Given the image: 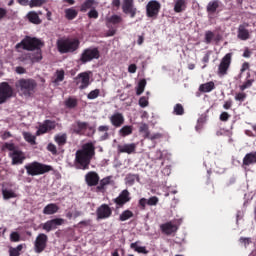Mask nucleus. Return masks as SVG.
Returning a JSON list of instances; mask_svg holds the SVG:
<instances>
[{
    "label": "nucleus",
    "mask_w": 256,
    "mask_h": 256,
    "mask_svg": "<svg viewBox=\"0 0 256 256\" xmlns=\"http://www.w3.org/2000/svg\"><path fill=\"white\" fill-rule=\"evenodd\" d=\"M45 47V42L37 37L25 36L21 42L17 43L15 46L16 51H31L23 54L20 57V61H30V63H39L43 59V49Z\"/></svg>",
    "instance_id": "f257e3e1"
},
{
    "label": "nucleus",
    "mask_w": 256,
    "mask_h": 256,
    "mask_svg": "<svg viewBox=\"0 0 256 256\" xmlns=\"http://www.w3.org/2000/svg\"><path fill=\"white\" fill-rule=\"evenodd\" d=\"M93 157H95V144L93 142L83 144L81 149L75 153L74 165L76 169L89 170Z\"/></svg>",
    "instance_id": "f03ea898"
},
{
    "label": "nucleus",
    "mask_w": 256,
    "mask_h": 256,
    "mask_svg": "<svg viewBox=\"0 0 256 256\" xmlns=\"http://www.w3.org/2000/svg\"><path fill=\"white\" fill-rule=\"evenodd\" d=\"M81 41L79 38H61L57 41V49L59 53H75L79 50Z\"/></svg>",
    "instance_id": "7ed1b4c3"
},
{
    "label": "nucleus",
    "mask_w": 256,
    "mask_h": 256,
    "mask_svg": "<svg viewBox=\"0 0 256 256\" xmlns=\"http://www.w3.org/2000/svg\"><path fill=\"white\" fill-rule=\"evenodd\" d=\"M3 148L10 151L8 153V157L11 158V165H23V163H25L27 156L23 150L19 149L18 146H15L13 143L6 142L3 145Z\"/></svg>",
    "instance_id": "20e7f679"
},
{
    "label": "nucleus",
    "mask_w": 256,
    "mask_h": 256,
    "mask_svg": "<svg viewBox=\"0 0 256 256\" xmlns=\"http://www.w3.org/2000/svg\"><path fill=\"white\" fill-rule=\"evenodd\" d=\"M24 169L26 170L27 175L37 177V175H45V173H50V171H53V166L33 161L26 164Z\"/></svg>",
    "instance_id": "39448f33"
},
{
    "label": "nucleus",
    "mask_w": 256,
    "mask_h": 256,
    "mask_svg": "<svg viewBox=\"0 0 256 256\" xmlns=\"http://www.w3.org/2000/svg\"><path fill=\"white\" fill-rule=\"evenodd\" d=\"M15 87L21 91L25 97H31V95L35 93V89H37V82L33 79L21 78L15 83Z\"/></svg>",
    "instance_id": "423d86ee"
},
{
    "label": "nucleus",
    "mask_w": 256,
    "mask_h": 256,
    "mask_svg": "<svg viewBox=\"0 0 256 256\" xmlns=\"http://www.w3.org/2000/svg\"><path fill=\"white\" fill-rule=\"evenodd\" d=\"M13 87L9 85V82L0 83V105L7 103L11 97H13Z\"/></svg>",
    "instance_id": "0eeeda50"
},
{
    "label": "nucleus",
    "mask_w": 256,
    "mask_h": 256,
    "mask_svg": "<svg viewBox=\"0 0 256 256\" xmlns=\"http://www.w3.org/2000/svg\"><path fill=\"white\" fill-rule=\"evenodd\" d=\"M161 11V3L157 0H151L146 5V15L150 19H157Z\"/></svg>",
    "instance_id": "6e6552de"
},
{
    "label": "nucleus",
    "mask_w": 256,
    "mask_h": 256,
    "mask_svg": "<svg viewBox=\"0 0 256 256\" xmlns=\"http://www.w3.org/2000/svg\"><path fill=\"white\" fill-rule=\"evenodd\" d=\"M100 57L101 53L99 52V48H87L82 52L80 61H82V63H89V61L99 59Z\"/></svg>",
    "instance_id": "1a4fd4ad"
},
{
    "label": "nucleus",
    "mask_w": 256,
    "mask_h": 256,
    "mask_svg": "<svg viewBox=\"0 0 256 256\" xmlns=\"http://www.w3.org/2000/svg\"><path fill=\"white\" fill-rule=\"evenodd\" d=\"M49 241V237L45 233H40L35 239L34 242V251L35 253H43L45 249H47V242Z\"/></svg>",
    "instance_id": "9d476101"
},
{
    "label": "nucleus",
    "mask_w": 256,
    "mask_h": 256,
    "mask_svg": "<svg viewBox=\"0 0 256 256\" xmlns=\"http://www.w3.org/2000/svg\"><path fill=\"white\" fill-rule=\"evenodd\" d=\"M61 225H65V219L63 218H54L46 221L44 224H41V227L46 233H50V231H55L57 227H61Z\"/></svg>",
    "instance_id": "9b49d317"
},
{
    "label": "nucleus",
    "mask_w": 256,
    "mask_h": 256,
    "mask_svg": "<svg viewBox=\"0 0 256 256\" xmlns=\"http://www.w3.org/2000/svg\"><path fill=\"white\" fill-rule=\"evenodd\" d=\"M113 215V210L107 204H102L96 209V219L103 221V219H109Z\"/></svg>",
    "instance_id": "f8f14e48"
},
{
    "label": "nucleus",
    "mask_w": 256,
    "mask_h": 256,
    "mask_svg": "<svg viewBox=\"0 0 256 256\" xmlns=\"http://www.w3.org/2000/svg\"><path fill=\"white\" fill-rule=\"evenodd\" d=\"M109 121L113 127L119 129V127L125 125V116L121 112H115L109 117Z\"/></svg>",
    "instance_id": "ddd939ff"
},
{
    "label": "nucleus",
    "mask_w": 256,
    "mask_h": 256,
    "mask_svg": "<svg viewBox=\"0 0 256 256\" xmlns=\"http://www.w3.org/2000/svg\"><path fill=\"white\" fill-rule=\"evenodd\" d=\"M100 177L95 171H90L85 175V183L88 187H97L99 185Z\"/></svg>",
    "instance_id": "4468645a"
},
{
    "label": "nucleus",
    "mask_w": 256,
    "mask_h": 256,
    "mask_svg": "<svg viewBox=\"0 0 256 256\" xmlns=\"http://www.w3.org/2000/svg\"><path fill=\"white\" fill-rule=\"evenodd\" d=\"M122 10L125 15H130L131 19L137 15V8L133 5V0H124Z\"/></svg>",
    "instance_id": "2eb2a0df"
},
{
    "label": "nucleus",
    "mask_w": 256,
    "mask_h": 256,
    "mask_svg": "<svg viewBox=\"0 0 256 256\" xmlns=\"http://www.w3.org/2000/svg\"><path fill=\"white\" fill-rule=\"evenodd\" d=\"M178 230L179 226L173 224V222L171 221L160 225V231H162V233L167 236L173 235V233H175Z\"/></svg>",
    "instance_id": "dca6fc26"
},
{
    "label": "nucleus",
    "mask_w": 256,
    "mask_h": 256,
    "mask_svg": "<svg viewBox=\"0 0 256 256\" xmlns=\"http://www.w3.org/2000/svg\"><path fill=\"white\" fill-rule=\"evenodd\" d=\"M89 79V73H80L76 77V85H79V89H87L89 87Z\"/></svg>",
    "instance_id": "f3484780"
},
{
    "label": "nucleus",
    "mask_w": 256,
    "mask_h": 256,
    "mask_svg": "<svg viewBox=\"0 0 256 256\" xmlns=\"http://www.w3.org/2000/svg\"><path fill=\"white\" fill-rule=\"evenodd\" d=\"M129 201H131V197L129 196V190H123L119 196L114 199V203L118 206V207H123V205H125L126 203H129Z\"/></svg>",
    "instance_id": "a211bd4d"
},
{
    "label": "nucleus",
    "mask_w": 256,
    "mask_h": 256,
    "mask_svg": "<svg viewBox=\"0 0 256 256\" xmlns=\"http://www.w3.org/2000/svg\"><path fill=\"white\" fill-rule=\"evenodd\" d=\"M247 27H249V23H243L239 25L237 37L240 39V41H247V39L251 37V34H249V30H247Z\"/></svg>",
    "instance_id": "6ab92c4d"
},
{
    "label": "nucleus",
    "mask_w": 256,
    "mask_h": 256,
    "mask_svg": "<svg viewBox=\"0 0 256 256\" xmlns=\"http://www.w3.org/2000/svg\"><path fill=\"white\" fill-rule=\"evenodd\" d=\"M54 141L58 145V150L63 153L65 151L63 150V147L67 145V133L56 134L54 136Z\"/></svg>",
    "instance_id": "aec40b11"
},
{
    "label": "nucleus",
    "mask_w": 256,
    "mask_h": 256,
    "mask_svg": "<svg viewBox=\"0 0 256 256\" xmlns=\"http://www.w3.org/2000/svg\"><path fill=\"white\" fill-rule=\"evenodd\" d=\"M99 5V2L96 0H85L81 5H80V12L81 13H87L90 9H95Z\"/></svg>",
    "instance_id": "412c9836"
},
{
    "label": "nucleus",
    "mask_w": 256,
    "mask_h": 256,
    "mask_svg": "<svg viewBox=\"0 0 256 256\" xmlns=\"http://www.w3.org/2000/svg\"><path fill=\"white\" fill-rule=\"evenodd\" d=\"M255 164H256V151L247 153L242 160L243 167H249Z\"/></svg>",
    "instance_id": "4be33fe9"
},
{
    "label": "nucleus",
    "mask_w": 256,
    "mask_h": 256,
    "mask_svg": "<svg viewBox=\"0 0 256 256\" xmlns=\"http://www.w3.org/2000/svg\"><path fill=\"white\" fill-rule=\"evenodd\" d=\"M117 149H118V153H127L128 155H131V153H135V150L137 149V145L135 143L123 144V145H118Z\"/></svg>",
    "instance_id": "5701e85b"
},
{
    "label": "nucleus",
    "mask_w": 256,
    "mask_h": 256,
    "mask_svg": "<svg viewBox=\"0 0 256 256\" xmlns=\"http://www.w3.org/2000/svg\"><path fill=\"white\" fill-rule=\"evenodd\" d=\"M87 127H89L87 122L78 121L76 124L72 125V131L76 135H83V132L86 131Z\"/></svg>",
    "instance_id": "b1692460"
},
{
    "label": "nucleus",
    "mask_w": 256,
    "mask_h": 256,
    "mask_svg": "<svg viewBox=\"0 0 256 256\" xmlns=\"http://www.w3.org/2000/svg\"><path fill=\"white\" fill-rule=\"evenodd\" d=\"M59 213V206L56 203L47 204L43 209L44 215H55Z\"/></svg>",
    "instance_id": "393cba45"
},
{
    "label": "nucleus",
    "mask_w": 256,
    "mask_h": 256,
    "mask_svg": "<svg viewBox=\"0 0 256 256\" xmlns=\"http://www.w3.org/2000/svg\"><path fill=\"white\" fill-rule=\"evenodd\" d=\"M26 18L30 23H33V25H41V18H39V14L35 11L28 12Z\"/></svg>",
    "instance_id": "a878e982"
},
{
    "label": "nucleus",
    "mask_w": 256,
    "mask_h": 256,
    "mask_svg": "<svg viewBox=\"0 0 256 256\" xmlns=\"http://www.w3.org/2000/svg\"><path fill=\"white\" fill-rule=\"evenodd\" d=\"M187 9V1L186 0H176L174 4V12L175 13H183Z\"/></svg>",
    "instance_id": "bb28decb"
},
{
    "label": "nucleus",
    "mask_w": 256,
    "mask_h": 256,
    "mask_svg": "<svg viewBox=\"0 0 256 256\" xmlns=\"http://www.w3.org/2000/svg\"><path fill=\"white\" fill-rule=\"evenodd\" d=\"M219 5H221V1L219 0L210 1L206 7L207 13L213 15V13H216L217 9H219Z\"/></svg>",
    "instance_id": "cd10ccee"
},
{
    "label": "nucleus",
    "mask_w": 256,
    "mask_h": 256,
    "mask_svg": "<svg viewBox=\"0 0 256 256\" xmlns=\"http://www.w3.org/2000/svg\"><path fill=\"white\" fill-rule=\"evenodd\" d=\"M123 21V18L117 14H114L110 17L106 18V25L109 27L110 25H119Z\"/></svg>",
    "instance_id": "c85d7f7f"
},
{
    "label": "nucleus",
    "mask_w": 256,
    "mask_h": 256,
    "mask_svg": "<svg viewBox=\"0 0 256 256\" xmlns=\"http://www.w3.org/2000/svg\"><path fill=\"white\" fill-rule=\"evenodd\" d=\"M111 183V176L105 177L102 180L98 182V186L96 187V192L101 193L102 191H105V187Z\"/></svg>",
    "instance_id": "c756f323"
},
{
    "label": "nucleus",
    "mask_w": 256,
    "mask_h": 256,
    "mask_svg": "<svg viewBox=\"0 0 256 256\" xmlns=\"http://www.w3.org/2000/svg\"><path fill=\"white\" fill-rule=\"evenodd\" d=\"M65 18L68 21H73L79 15V12L75 8H68L64 10Z\"/></svg>",
    "instance_id": "7c9ffc66"
},
{
    "label": "nucleus",
    "mask_w": 256,
    "mask_h": 256,
    "mask_svg": "<svg viewBox=\"0 0 256 256\" xmlns=\"http://www.w3.org/2000/svg\"><path fill=\"white\" fill-rule=\"evenodd\" d=\"M213 89H215V82L213 81L204 83L199 87V91H201V93H211Z\"/></svg>",
    "instance_id": "2f4dec72"
},
{
    "label": "nucleus",
    "mask_w": 256,
    "mask_h": 256,
    "mask_svg": "<svg viewBox=\"0 0 256 256\" xmlns=\"http://www.w3.org/2000/svg\"><path fill=\"white\" fill-rule=\"evenodd\" d=\"M130 248H132L136 253H142L143 255H147L149 250L145 246H139V242H134L130 244Z\"/></svg>",
    "instance_id": "473e14b6"
},
{
    "label": "nucleus",
    "mask_w": 256,
    "mask_h": 256,
    "mask_svg": "<svg viewBox=\"0 0 256 256\" xmlns=\"http://www.w3.org/2000/svg\"><path fill=\"white\" fill-rule=\"evenodd\" d=\"M64 105L67 109H75L79 105V102L77 98L69 97L65 100Z\"/></svg>",
    "instance_id": "72a5a7b5"
},
{
    "label": "nucleus",
    "mask_w": 256,
    "mask_h": 256,
    "mask_svg": "<svg viewBox=\"0 0 256 256\" xmlns=\"http://www.w3.org/2000/svg\"><path fill=\"white\" fill-rule=\"evenodd\" d=\"M23 138L27 143H30V145H37V137H35L31 132H23Z\"/></svg>",
    "instance_id": "f704fd0d"
},
{
    "label": "nucleus",
    "mask_w": 256,
    "mask_h": 256,
    "mask_svg": "<svg viewBox=\"0 0 256 256\" xmlns=\"http://www.w3.org/2000/svg\"><path fill=\"white\" fill-rule=\"evenodd\" d=\"M133 134V126H123L120 130H119V135L121 137H128V135H132Z\"/></svg>",
    "instance_id": "c9c22d12"
},
{
    "label": "nucleus",
    "mask_w": 256,
    "mask_h": 256,
    "mask_svg": "<svg viewBox=\"0 0 256 256\" xmlns=\"http://www.w3.org/2000/svg\"><path fill=\"white\" fill-rule=\"evenodd\" d=\"M251 75L248 74L246 81L240 85V91H245V89H250V87H253V83H255V79L251 78Z\"/></svg>",
    "instance_id": "e433bc0d"
},
{
    "label": "nucleus",
    "mask_w": 256,
    "mask_h": 256,
    "mask_svg": "<svg viewBox=\"0 0 256 256\" xmlns=\"http://www.w3.org/2000/svg\"><path fill=\"white\" fill-rule=\"evenodd\" d=\"M133 216V211L124 210L119 216V221H129V219L133 218Z\"/></svg>",
    "instance_id": "4c0bfd02"
},
{
    "label": "nucleus",
    "mask_w": 256,
    "mask_h": 256,
    "mask_svg": "<svg viewBox=\"0 0 256 256\" xmlns=\"http://www.w3.org/2000/svg\"><path fill=\"white\" fill-rule=\"evenodd\" d=\"M22 251H23V244H20L15 248L10 247L9 256H20Z\"/></svg>",
    "instance_id": "58836bf2"
},
{
    "label": "nucleus",
    "mask_w": 256,
    "mask_h": 256,
    "mask_svg": "<svg viewBox=\"0 0 256 256\" xmlns=\"http://www.w3.org/2000/svg\"><path fill=\"white\" fill-rule=\"evenodd\" d=\"M2 195H3V199L5 200L15 199V197H17V194L13 192V190H9V189H2Z\"/></svg>",
    "instance_id": "ea45409f"
},
{
    "label": "nucleus",
    "mask_w": 256,
    "mask_h": 256,
    "mask_svg": "<svg viewBox=\"0 0 256 256\" xmlns=\"http://www.w3.org/2000/svg\"><path fill=\"white\" fill-rule=\"evenodd\" d=\"M215 39V33L213 31L208 30L205 32L204 41L206 45H211V42H213Z\"/></svg>",
    "instance_id": "a19ab883"
},
{
    "label": "nucleus",
    "mask_w": 256,
    "mask_h": 256,
    "mask_svg": "<svg viewBox=\"0 0 256 256\" xmlns=\"http://www.w3.org/2000/svg\"><path fill=\"white\" fill-rule=\"evenodd\" d=\"M147 86V80L141 79L138 82V86L136 88V95H141L143 91H145V87Z\"/></svg>",
    "instance_id": "79ce46f5"
},
{
    "label": "nucleus",
    "mask_w": 256,
    "mask_h": 256,
    "mask_svg": "<svg viewBox=\"0 0 256 256\" xmlns=\"http://www.w3.org/2000/svg\"><path fill=\"white\" fill-rule=\"evenodd\" d=\"M98 131L100 133H104V135L101 136V141H106V139H109V133L107 131H109V126H99L98 127Z\"/></svg>",
    "instance_id": "37998d69"
},
{
    "label": "nucleus",
    "mask_w": 256,
    "mask_h": 256,
    "mask_svg": "<svg viewBox=\"0 0 256 256\" xmlns=\"http://www.w3.org/2000/svg\"><path fill=\"white\" fill-rule=\"evenodd\" d=\"M65 79V71L63 70H57L56 71V78L54 79L53 83H61Z\"/></svg>",
    "instance_id": "c03bdc74"
},
{
    "label": "nucleus",
    "mask_w": 256,
    "mask_h": 256,
    "mask_svg": "<svg viewBox=\"0 0 256 256\" xmlns=\"http://www.w3.org/2000/svg\"><path fill=\"white\" fill-rule=\"evenodd\" d=\"M136 179H137V181H139V176H138V174H128V175L126 176V183H127L128 185H134Z\"/></svg>",
    "instance_id": "a18cd8bd"
},
{
    "label": "nucleus",
    "mask_w": 256,
    "mask_h": 256,
    "mask_svg": "<svg viewBox=\"0 0 256 256\" xmlns=\"http://www.w3.org/2000/svg\"><path fill=\"white\" fill-rule=\"evenodd\" d=\"M229 71V65H219L218 66V75L219 77H225Z\"/></svg>",
    "instance_id": "49530a36"
},
{
    "label": "nucleus",
    "mask_w": 256,
    "mask_h": 256,
    "mask_svg": "<svg viewBox=\"0 0 256 256\" xmlns=\"http://www.w3.org/2000/svg\"><path fill=\"white\" fill-rule=\"evenodd\" d=\"M174 115H185V108H183L182 104H176L174 106V110H173Z\"/></svg>",
    "instance_id": "de8ad7c7"
},
{
    "label": "nucleus",
    "mask_w": 256,
    "mask_h": 256,
    "mask_svg": "<svg viewBox=\"0 0 256 256\" xmlns=\"http://www.w3.org/2000/svg\"><path fill=\"white\" fill-rule=\"evenodd\" d=\"M46 1L45 0H30L28 2L29 7H41L42 5H45Z\"/></svg>",
    "instance_id": "09e8293b"
},
{
    "label": "nucleus",
    "mask_w": 256,
    "mask_h": 256,
    "mask_svg": "<svg viewBox=\"0 0 256 256\" xmlns=\"http://www.w3.org/2000/svg\"><path fill=\"white\" fill-rule=\"evenodd\" d=\"M49 131V129L47 128V125L45 124V122L39 126L38 130L36 131V135H45V133H47Z\"/></svg>",
    "instance_id": "8fccbe9b"
},
{
    "label": "nucleus",
    "mask_w": 256,
    "mask_h": 256,
    "mask_svg": "<svg viewBox=\"0 0 256 256\" xmlns=\"http://www.w3.org/2000/svg\"><path fill=\"white\" fill-rule=\"evenodd\" d=\"M10 241L12 243H19V241H21V235L19 234V232H12L10 234Z\"/></svg>",
    "instance_id": "3c124183"
},
{
    "label": "nucleus",
    "mask_w": 256,
    "mask_h": 256,
    "mask_svg": "<svg viewBox=\"0 0 256 256\" xmlns=\"http://www.w3.org/2000/svg\"><path fill=\"white\" fill-rule=\"evenodd\" d=\"M88 18L89 19H99V12L97 11V9L92 8L88 13Z\"/></svg>",
    "instance_id": "603ef678"
},
{
    "label": "nucleus",
    "mask_w": 256,
    "mask_h": 256,
    "mask_svg": "<svg viewBox=\"0 0 256 256\" xmlns=\"http://www.w3.org/2000/svg\"><path fill=\"white\" fill-rule=\"evenodd\" d=\"M231 57H232L231 53L226 54L222 58V61L220 62V65H231Z\"/></svg>",
    "instance_id": "864d4df0"
},
{
    "label": "nucleus",
    "mask_w": 256,
    "mask_h": 256,
    "mask_svg": "<svg viewBox=\"0 0 256 256\" xmlns=\"http://www.w3.org/2000/svg\"><path fill=\"white\" fill-rule=\"evenodd\" d=\"M44 125H46L48 131H53V129L57 127V124L55 123V121H51V120H45Z\"/></svg>",
    "instance_id": "5fc2aeb1"
},
{
    "label": "nucleus",
    "mask_w": 256,
    "mask_h": 256,
    "mask_svg": "<svg viewBox=\"0 0 256 256\" xmlns=\"http://www.w3.org/2000/svg\"><path fill=\"white\" fill-rule=\"evenodd\" d=\"M159 203V198L157 196H152L147 200V205L153 207Z\"/></svg>",
    "instance_id": "6e6d98bb"
},
{
    "label": "nucleus",
    "mask_w": 256,
    "mask_h": 256,
    "mask_svg": "<svg viewBox=\"0 0 256 256\" xmlns=\"http://www.w3.org/2000/svg\"><path fill=\"white\" fill-rule=\"evenodd\" d=\"M139 132L144 133L146 137H149V125H147L146 123L141 124V126L139 127Z\"/></svg>",
    "instance_id": "4d7b16f0"
},
{
    "label": "nucleus",
    "mask_w": 256,
    "mask_h": 256,
    "mask_svg": "<svg viewBox=\"0 0 256 256\" xmlns=\"http://www.w3.org/2000/svg\"><path fill=\"white\" fill-rule=\"evenodd\" d=\"M247 99V94L245 92H239L235 95V101H240V103H243Z\"/></svg>",
    "instance_id": "13d9d810"
},
{
    "label": "nucleus",
    "mask_w": 256,
    "mask_h": 256,
    "mask_svg": "<svg viewBox=\"0 0 256 256\" xmlns=\"http://www.w3.org/2000/svg\"><path fill=\"white\" fill-rule=\"evenodd\" d=\"M99 93H101V91L99 89L92 90L87 95V99H97V97H99Z\"/></svg>",
    "instance_id": "bf43d9fd"
},
{
    "label": "nucleus",
    "mask_w": 256,
    "mask_h": 256,
    "mask_svg": "<svg viewBox=\"0 0 256 256\" xmlns=\"http://www.w3.org/2000/svg\"><path fill=\"white\" fill-rule=\"evenodd\" d=\"M47 150L52 153V155H58L59 153L57 152V146L53 143H49L47 146Z\"/></svg>",
    "instance_id": "052dcab7"
},
{
    "label": "nucleus",
    "mask_w": 256,
    "mask_h": 256,
    "mask_svg": "<svg viewBox=\"0 0 256 256\" xmlns=\"http://www.w3.org/2000/svg\"><path fill=\"white\" fill-rule=\"evenodd\" d=\"M139 105H140V107H142V108L148 107V105H149V98H147V97H145V96H142V97L139 99Z\"/></svg>",
    "instance_id": "680f3d73"
},
{
    "label": "nucleus",
    "mask_w": 256,
    "mask_h": 256,
    "mask_svg": "<svg viewBox=\"0 0 256 256\" xmlns=\"http://www.w3.org/2000/svg\"><path fill=\"white\" fill-rule=\"evenodd\" d=\"M230 118H231V115H229V113L227 112H222L219 117L220 121H223L224 123L229 121Z\"/></svg>",
    "instance_id": "e2e57ef3"
},
{
    "label": "nucleus",
    "mask_w": 256,
    "mask_h": 256,
    "mask_svg": "<svg viewBox=\"0 0 256 256\" xmlns=\"http://www.w3.org/2000/svg\"><path fill=\"white\" fill-rule=\"evenodd\" d=\"M231 107H233V100L229 99L224 102L223 109L229 110Z\"/></svg>",
    "instance_id": "0e129e2a"
},
{
    "label": "nucleus",
    "mask_w": 256,
    "mask_h": 256,
    "mask_svg": "<svg viewBox=\"0 0 256 256\" xmlns=\"http://www.w3.org/2000/svg\"><path fill=\"white\" fill-rule=\"evenodd\" d=\"M15 72L18 75H23V74L27 73V70H25V68L22 67V66H18V67L15 68Z\"/></svg>",
    "instance_id": "69168bd1"
},
{
    "label": "nucleus",
    "mask_w": 256,
    "mask_h": 256,
    "mask_svg": "<svg viewBox=\"0 0 256 256\" xmlns=\"http://www.w3.org/2000/svg\"><path fill=\"white\" fill-rule=\"evenodd\" d=\"M139 205L142 210H145V207H147V199L146 198H141L139 200Z\"/></svg>",
    "instance_id": "338daca9"
},
{
    "label": "nucleus",
    "mask_w": 256,
    "mask_h": 256,
    "mask_svg": "<svg viewBox=\"0 0 256 256\" xmlns=\"http://www.w3.org/2000/svg\"><path fill=\"white\" fill-rule=\"evenodd\" d=\"M5 17H7V9L5 8H0V21L2 19H5Z\"/></svg>",
    "instance_id": "774afa93"
}]
</instances>
